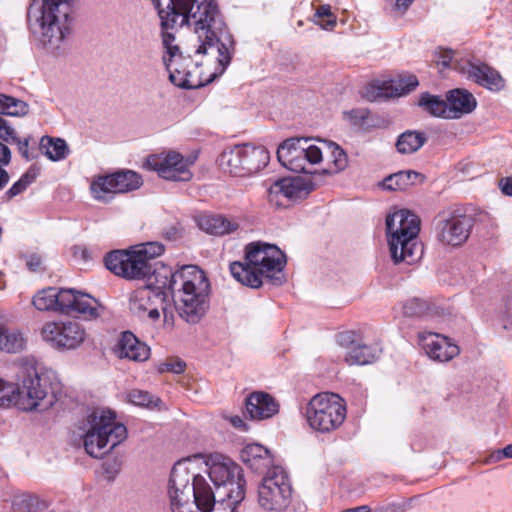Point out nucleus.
<instances>
[{
    "label": "nucleus",
    "instance_id": "obj_1",
    "mask_svg": "<svg viewBox=\"0 0 512 512\" xmlns=\"http://www.w3.org/2000/svg\"><path fill=\"white\" fill-rule=\"evenodd\" d=\"M164 27L193 29L185 56L166 61L170 81L185 89H197L222 75L231 61L232 36L215 0H152Z\"/></svg>",
    "mask_w": 512,
    "mask_h": 512
},
{
    "label": "nucleus",
    "instance_id": "obj_2",
    "mask_svg": "<svg viewBox=\"0 0 512 512\" xmlns=\"http://www.w3.org/2000/svg\"><path fill=\"white\" fill-rule=\"evenodd\" d=\"M168 495L172 512H235L241 502L231 494L218 496L207 479L196 472L190 459L178 461L172 468Z\"/></svg>",
    "mask_w": 512,
    "mask_h": 512
},
{
    "label": "nucleus",
    "instance_id": "obj_3",
    "mask_svg": "<svg viewBox=\"0 0 512 512\" xmlns=\"http://www.w3.org/2000/svg\"><path fill=\"white\" fill-rule=\"evenodd\" d=\"M75 0H32L27 12L30 30L55 57L70 50Z\"/></svg>",
    "mask_w": 512,
    "mask_h": 512
},
{
    "label": "nucleus",
    "instance_id": "obj_4",
    "mask_svg": "<svg viewBox=\"0 0 512 512\" xmlns=\"http://www.w3.org/2000/svg\"><path fill=\"white\" fill-rule=\"evenodd\" d=\"M324 153L329 154L333 167L331 173L343 171L348 165L345 151L336 143L310 138H289L277 149L279 162L287 169L298 173H311L309 165L322 161Z\"/></svg>",
    "mask_w": 512,
    "mask_h": 512
},
{
    "label": "nucleus",
    "instance_id": "obj_5",
    "mask_svg": "<svg viewBox=\"0 0 512 512\" xmlns=\"http://www.w3.org/2000/svg\"><path fill=\"white\" fill-rule=\"evenodd\" d=\"M285 264V255L276 245L253 242L245 248V262L231 263L230 272L242 285L259 288L263 278L280 284L281 278L275 275L283 270Z\"/></svg>",
    "mask_w": 512,
    "mask_h": 512
},
{
    "label": "nucleus",
    "instance_id": "obj_6",
    "mask_svg": "<svg viewBox=\"0 0 512 512\" xmlns=\"http://www.w3.org/2000/svg\"><path fill=\"white\" fill-rule=\"evenodd\" d=\"M180 280L173 292L175 305L182 319L188 323H198L208 307L210 283L203 270L196 265H184L176 276Z\"/></svg>",
    "mask_w": 512,
    "mask_h": 512
},
{
    "label": "nucleus",
    "instance_id": "obj_7",
    "mask_svg": "<svg viewBox=\"0 0 512 512\" xmlns=\"http://www.w3.org/2000/svg\"><path fill=\"white\" fill-rule=\"evenodd\" d=\"M389 249L393 261L413 264L423 254L418 241L420 219L409 210L396 211L386 218Z\"/></svg>",
    "mask_w": 512,
    "mask_h": 512
},
{
    "label": "nucleus",
    "instance_id": "obj_8",
    "mask_svg": "<svg viewBox=\"0 0 512 512\" xmlns=\"http://www.w3.org/2000/svg\"><path fill=\"white\" fill-rule=\"evenodd\" d=\"M32 303L39 311H53L65 315L77 313L85 319L99 317L102 309L95 298L72 288L47 287L34 295Z\"/></svg>",
    "mask_w": 512,
    "mask_h": 512
},
{
    "label": "nucleus",
    "instance_id": "obj_9",
    "mask_svg": "<svg viewBox=\"0 0 512 512\" xmlns=\"http://www.w3.org/2000/svg\"><path fill=\"white\" fill-rule=\"evenodd\" d=\"M115 417L113 411L103 408L94 409L87 417L83 444L90 456L102 458L126 439L127 429Z\"/></svg>",
    "mask_w": 512,
    "mask_h": 512
},
{
    "label": "nucleus",
    "instance_id": "obj_10",
    "mask_svg": "<svg viewBox=\"0 0 512 512\" xmlns=\"http://www.w3.org/2000/svg\"><path fill=\"white\" fill-rule=\"evenodd\" d=\"M258 507L265 512H300L290 478L281 466L270 468L257 488Z\"/></svg>",
    "mask_w": 512,
    "mask_h": 512
},
{
    "label": "nucleus",
    "instance_id": "obj_11",
    "mask_svg": "<svg viewBox=\"0 0 512 512\" xmlns=\"http://www.w3.org/2000/svg\"><path fill=\"white\" fill-rule=\"evenodd\" d=\"M164 246L160 242H147L129 250H114L105 259L106 268L125 279H144L152 271V261L162 255Z\"/></svg>",
    "mask_w": 512,
    "mask_h": 512
},
{
    "label": "nucleus",
    "instance_id": "obj_12",
    "mask_svg": "<svg viewBox=\"0 0 512 512\" xmlns=\"http://www.w3.org/2000/svg\"><path fill=\"white\" fill-rule=\"evenodd\" d=\"M21 385H16L14 406L23 411H32L53 404L55 397L52 392L48 375L40 373L35 362L26 360L20 366Z\"/></svg>",
    "mask_w": 512,
    "mask_h": 512
},
{
    "label": "nucleus",
    "instance_id": "obj_13",
    "mask_svg": "<svg viewBox=\"0 0 512 512\" xmlns=\"http://www.w3.org/2000/svg\"><path fill=\"white\" fill-rule=\"evenodd\" d=\"M346 404L338 394L323 392L314 395L305 407V419L315 432L330 433L346 419Z\"/></svg>",
    "mask_w": 512,
    "mask_h": 512
},
{
    "label": "nucleus",
    "instance_id": "obj_14",
    "mask_svg": "<svg viewBox=\"0 0 512 512\" xmlns=\"http://www.w3.org/2000/svg\"><path fill=\"white\" fill-rule=\"evenodd\" d=\"M209 479L214 484L215 494H231L234 502H242L245 498V479L241 467L228 457L211 456L206 462Z\"/></svg>",
    "mask_w": 512,
    "mask_h": 512
},
{
    "label": "nucleus",
    "instance_id": "obj_15",
    "mask_svg": "<svg viewBox=\"0 0 512 512\" xmlns=\"http://www.w3.org/2000/svg\"><path fill=\"white\" fill-rule=\"evenodd\" d=\"M40 334L46 343L60 351L77 349L86 339L85 328L74 320L48 321Z\"/></svg>",
    "mask_w": 512,
    "mask_h": 512
},
{
    "label": "nucleus",
    "instance_id": "obj_16",
    "mask_svg": "<svg viewBox=\"0 0 512 512\" xmlns=\"http://www.w3.org/2000/svg\"><path fill=\"white\" fill-rule=\"evenodd\" d=\"M473 226L471 215L455 212L440 215L435 222L436 239L444 246L459 247L468 240Z\"/></svg>",
    "mask_w": 512,
    "mask_h": 512
},
{
    "label": "nucleus",
    "instance_id": "obj_17",
    "mask_svg": "<svg viewBox=\"0 0 512 512\" xmlns=\"http://www.w3.org/2000/svg\"><path fill=\"white\" fill-rule=\"evenodd\" d=\"M142 184L143 179L137 172L120 170L96 178L91 184V192L95 199L108 202L112 199V194L131 192L139 189Z\"/></svg>",
    "mask_w": 512,
    "mask_h": 512
},
{
    "label": "nucleus",
    "instance_id": "obj_18",
    "mask_svg": "<svg viewBox=\"0 0 512 512\" xmlns=\"http://www.w3.org/2000/svg\"><path fill=\"white\" fill-rule=\"evenodd\" d=\"M194 161L190 158H184L180 153L169 151L168 153L151 155L144 163V166L152 171H156L158 175L170 181L187 182L192 179L190 167Z\"/></svg>",
    "mask_w": 512,
    "mask_h": 512
},
{
    "label": "nucleus",
    "instance_id": "obj_19",
    "mask_svg": "<svg viewBox=\"0 0 512 512\" xmlns=\"http://www.w3.org/2000/svg\"><path fill=\"white\" fill-rule=\"evenodd\" d=\"M169 306L168 295L146 286L135 289L129 297V310L138 317L147 315L150 319L157 320L161 310L166 320L169 314L172 316Z\"/></svg>",
    "mask_w": 512,
    "mask_h": 512
},
{
    "label": "nucleus",
    "instance_id": "obj_20",
    "mask_svg": "<svg viewBox=\"0 0 512 512\" xmlns=\"http://www.w3.org/2000/svg\"><path fill=\"white\" fill-rule=\"evenodd\" d=\"M313 190L310 180L303 177H288L275 181L268 190L269 201L278 206H285L287 201L306 198Z\"/></svg>",
    "mask_w": 512,
    "mask_h": 512
},
{
    "label": "nucleus",
    "instance_id": "obj_21",
    "mask_svg": "<svg viewBox=\"0 0 512 512\" xmlns=\"http://www.w3.org/2000/svg\"><path fill=\"white\" fill-rule=\"evenodd\" d=\"M418 341L426 355L433 361L448 362L460 352L456 344L438 333L419 332Z\"/></svg>",
    "mask_w": 512,
    "mask_h": 512
},
{
    "label": "nucleus",
    "instance_id": "obj_22",
    "mask_svg": "<svg viewBox=\"0 0 512 512\" xmlns=\"http://www.w3.org/2000/svg\"><path fill=\"white\" fill-rule=\"evenodd\" d=\"M418 84V79L414 75H409L398 81L372 83L365 88L363 96L371 102L401 96L414 90Z\"/></svg>",
    "mask_w": 512,
    "mask_h": 512
},
{
    "label": "nucleus",
    "instance_id": "obj_23",
    "mask_svg": "<svg viewBox=\"0 0 512 512\" xmlns=\"http://www.w3.org/2000/svg\"><path fill=\"white\" fill-rule=\"evenodd\" d=\"M353 337V332H343L337 335L338 343L348 349L345 360L349 365H366L379 358L380 348L365 344H355Z\"/></svg>",
    "mask_w": 512,
    "mask_h": 512
},
{
    "label": "nucleus",
    "instance_id": "obj_24",
    "mask_svg": "<svg viewBox=\"0 0 512 512\" xmlns=\"http://www.w3.org/2000/svg\"><path fill=\"white\" fill-rule=\"evenodd\" d=\"M27 103L5 94H0V115L24 116L28 113ZM17 132L9 121L0 116V139L11 143L16 141Z\"/></svg>",
    "mask_w": 512,
    "mask_h": 512
},
{
    "label": "nucleus",
    "instance_id": "obj_25",
    "mask_svg": "<svg viewBox=\"0 0 512 512\" xmlns=\"http://www.w3.org/2000/svg\"><path fill=\"white\" fill-rule=\"evenodd\" d=\"M456 69L467 74L468 78L489 90L499 91L504 87V80L501 75L487 64L467 62L464 66L456 67Z\"/></svg>",
    "mask_w": 512,
    "mask_h": 512
},
{
    "label": "nucleus",
    "instance_id": "obj_26",
    "mask_svg": "<svg viewBox=\"0 0 512 512\" xmlns=\"http://www.w3.org/2000/svg\"><path fill=\"white\" fill-rule=\"evenodd\" d=\"M181 273V268L175 272L164 263L159 261H152V271L148 277L146 287L153 288L158 292H163L165 295H168V299L170 300L169 291L175 292L179 279L176 278Z\"/></svg>",
    "mask_w": 512,
    "mask_h": 512
},
{
    "label": "nucleus",
    "instance_id": "obj_27",
    "mask_svg": "<svg viewBox=\"0 0 512 512\" xmlns=\"http://www.w3.org/2000/svg\"><path fill=\"white\" fill-rule=\"evenodd\" d=\"M278 403L264 392H254L246 400V411L251 419L263 420L278 413Z\"/></svg>",
    "mask_w": 512,
    "mask_h": 512
},
{
    "label": "nucleus",
    "instance_id": "obj_28",
    "mask_svg": "<svg viewBox=\"0 0 512 512\" xmlns=\"http://www.w3.org/2000/svg\"><path fill=\"white\" fill-rule=\"evenodd\" d=\"M241 460L252 470L258 473H265L273 465V457L270 451L257 443L246 445L240 453Z\"/></svg>",
    "mask_w": 512,
    "mask_h": 512
},
{
    "label": "nucleus",
    "instance_id": "obj_29",
    "mask_svg": "<svg viewBox=\"0 0 512 512\" xmlns=\"http://www.w3.org/2000/svg\"><path fill=\"white\" fill-rule=\"evenodd\" d=\"M448 107V119H458L471 113L477 106V101L472 93L465 89H454L446 96Z\"/></svg>",
    "mask_w": 512,
    "mask_h": 512
},
{
    "label": "nucleus",
    "instance_id": "obj_30",
    "mask_svg": "<svg viewBox=\"0 0 512 512\" xmlns=\"http://www.w3.org/2000/svg\"><path fill=\"white\" fill-rule=\"evenodd\" d=\"M120 358H127L132 361H145L150 354L149 347L140 342L137 337L129 332H123L115 349Z\"/></svg>",
    "mask_w": 512,
    "mask_h": 512
},
{
    "label": "nucleus",
    "instance_id": "obj_31",
    "mask_svg": "<svg viewBox=\"0 0 512 512\" xmlns=\"http://www.w3.org/2000/svg\"><path fill=\"white\" fill-rule=\"evenodd\" d=\"M198 225L201 230L214 236L231 234L240 227L237 218L221 214L204 215L200 217Z\"/></svg>",
    "mask_w": 512,
    "mask_h": 512
},
{
    "label": "nucleus",
    "instance_id": "obj_32",
    "mask_svg": "<svg viewBox=\"0 0 512 512\" xmlns=\"http://www.w3.org/2000/svg\"><path fill=\"white\" fill-rule=\"evenodd\" d=\"M244 176L260 171L269 162V152L263 146L240 145Z\"/></svg>",
    "mask_w": 512,
    "mask_h": 512
},
{
    "label": "nucleus",
    "instance_id": "obj_33",
    "mask_svg": "<svg viewBox=\"0 0 512 512\" xmlns=\"http://www.w3.org/2000/svg\"><path fill=\"white\" fill-rule=\"evenodd\" d=\"M423 178L420 173L413 170L399 171L386 177L383 187L391 191L406 190L415 185L417 181H423Z\"/></svg>",
    "mask_w": 512,
    "mask_h": 512
},
{
    "label": "nucleus",
    "instance_id": "obj_34",
    "mask_svg": "<svg viewBox=\"0 0 512 512\" xmlns=\"http://www.w3.org/2000/svg\"><path fill=\"white\" fill-rule=\"evenodd\" d=\"M240 145L224 150L219 157L221 169L234 176H244Z\"/></svg>",
    "mask_w": 512,
    "mask_h": 512
},
{
    "label": "nucleus",
    "instance_id": "obj_35",
    "mask_svg": "<svg viewBox=\"0 0 512 512\" xmlns=\"http://www.w3.org/2000/svg\"><path fill=\"white\" fill-rule=\"evenodd\" d=\"M23 335L16 329H10L0 319V350L8 353H16L25 346Z\"/></svg>",
    "mask_w": 512,
    "mask_h": 512
},
{
    "label": "nucleus",
    "instance_id": "obj_36",
    "mask_svg": "<svg viewBox=\"0 0 512 512\" xmlns=\"http://www.w3.org/2000/svg\"><path fill=\"white\" fill-rule=\"evenodd\" d=\"M426 142V137L418 131H405L396 142L397 151L401 154H412L418 151Z\"/></svg>",
    "mask_w": 512,
    "mask_h": 512
},
{
    "label": "nucleus",
    "instance_id": "obj_37",
    "mask_svg": "<svg viewBox=\"0 0 512 512\" xmlns=\"http://www.w3.org/2000/svg\"><path fill=\"white\" fill-rule=\"evenodd\" d=\"M40 149L52 161L63 160L68 154V146L63 139L51 138L49 136L41 138Z\"/></svg>",
    "mask_w": 512,
    "mask_h": 512
},
{
    "label": "nucleus",
    "instance_id": "obj_38",
    "mask_svg": "<svg viewBox=\"0 0 512 512\" xmlns=\"http://www.w3.org/2000/svg\"><path fill=\"white\" fill-rule=\"evenodd\" d=\"M418 105L434 117L448 119L447 100L444 101L440 97L429 93H422Z\"/></svg>",
    "mask_w": 512,
    "mask_h": 512
},
{
    "label": "nucleus",
    "instance_id": "obj_39",
    "mask_svg": "<svg viewBox=\"0 0 512 512\" xmlns=\"http://www.w3.org/2000/svg\"><path fill=\"white\" fill-rule=\"evenodd\" d=\"M160 20L162 18L160 17ZM161 27H162V42L163 46L167 50V53L169 55L168 58L164 57V63L166 64V61H171L174 58H182L184 57V53L180 50L179 46L174 44L175 42V36L172 32L169 30L177 29L178 27H164L163 21H161Z\"/></svg>",
    "mask_w": 512,
    "mask_h": 512
},
{
    "label": "nucleus",
    "instance_id": "obj_40",
    "mask_svg": "<svg viewBox=\"0 0 512 512\" xmlns=\"http://www.w3.org/2000/svg\"><path fill=\"white\" fill-rule=\"evenodd\" d=\"M404 316L421 318L429 310L428 302L420 298H410L401 304Z\"/></svg>",
    "mask_w": 512,
    "mask_h": 512
},
{
    "label": "nucleus",
    "instance_id": "obj_41",
    "mask_svg": "<svg viewBox=\"0 0 512 512\" xmlns=\"http://www.w3.org/2000/svg\"><path fill=\"white\" fill-rule=\"evenodd\" d=\"M129 403L140 407H157L161 402L147 391L133 389L127 393Z\"/></svg>",
    "mask_w": 512,
    "mask_h": 512
},
{
    "label": "nucleus",
    "instance_id": "obj_42",
    "mask_svg": "<svg viewBox=\"0 0 512 512\" xmlns=\"http://www.w3.org/2000/svg\"><path fill=\"white\" fill-rule=\"evenodd\" d=\"M36 178V172L32 169H29L26 173H24L21 178L16 181L11 188H9L5 192V197L7 200L12 199L13 197L21 194L26 188L34 182Z\"/></svg>",
    "mask_w": 512,
    "mask_h": 512
},
{
    "label": "nucleus",
    "instance_id": "obj_43",
    "mask_svg": "<svg viewBox=\"0 0 512 512\" xmlns=\"http://www.w3.org/2000/svg\"><path fill=\"white\" fill-rule=\"evenodd\" d=\"M16 384L0 379V406L9 408L14 406Z\"/></svg>",
    "mask_w": 512,
    "mask_h": 512
},
{
    "label": "nucleus",
    "instance_id": "obj_44",
    "mask_svg": "<svg viewBox=\"0 0 512 512\" xmlns=\"http://www.w3.org/2000/svg\"><path fill=\"white\" fill-rule=\"evenodd\" d=\"M369 110L366 108H355L343 112L346 121L354 126H362L369 117Z\"/></svg>",
    "mask_w": 512,
    "mask_h": 512
},
{
    "label": "nucleus",
    "instance_id": "obj_45",
    "mask_svg": "<svg viewBox=\"0 0 512 512\" xmlns=\"http://www.w3.org/2000/svg\"><path fill=\"white\" fill-rule=\"evenodd\" d=\"M29 141L30 137H26L23 140H21L18 136H16V141H12L10 144H14L17 146L18 151L23 158H25L26 160H32L35 158V156L29 152Z\"/></svg>",
    "mask_w": 512,
    "mask_h": 512
},
{
    "label": "nucleus",
    "instance_id": "obj_46",
    "mask_svg": "<svg viewBox=\"0 0 512 512\" xmlns=\"http://www.w3.org/2000/svg\"><path fill=\"white\" fill-rule=\"evenodd\" d=\"M505 458H512V444L507 445L501 450L493 452L489 457V461L498 462Z\"/></svg>",
    "mask_w": 512,
    "mask_h": 512
},
{
    "label": "nucleus",
    "instance_id": "obj_47",
    "mask_svg": "<svg viewBox=\"0 0 512 512\" xmlns=\"http://www.w3.org/2000/svg\"><path fill=\"white\" fill-rule=\"evenodd\" d=\"M186 364L183 361H173L163 364L161 371H171L176 374L184 372Z\"/></svg>",
    "mask_w": 512,
    "mask_h": 512
},
{
    "label": "nucleus",
    "instance_id": "obj_48",
    "mask_svg": "<svg viewBox=\"0 0 512 512\" xmlns=\"http://www.w3.org/2000/svg\"><path fill=\"white\" fill-rule=\"evenodd\" d=\"M10 161H11L10 149L8 148V146H6L2 142H0V165L6 166L10 163Z\"/></svg>",
    "mask_w": 512,
    "mask_h": 512
},
{
    "label": "nucleus",
    "instance_id": "obj_49",
    "mask_svg": "<svg viewBox=\"0 0 512 512\" xmlns=\"http://www.w3.org/2000/svg\"><path fill=\"white\" fill-rule=\"evenodd\" d=\"M452 59H453V51L445 50L440 53L437 63L439 65H441L442 67H449L452 63Z\"/></svg>",
    "mask_w": 512,
    "mask_h": 512
},
{
    "label": "nucleus",
    "instance_id": "obj_50",
    "mask_svg": "<svg viewBox=\"0 0 512 512\" xmlns=\"http://www.w3.org/2000/svg\"><path fill=\"white\" fill-rule=\"evenodd\" d=\"M499 186L503 194L512 197V178H502Z\"/></svg>",
    "mask_w": 512,
    "mask_h": 512
},
{
    "label": "nucleus",
    "instance_id": "obj_51",
    "mask_svg": "<svg viewBox=\"0 0 512 512\" xmlns=\"http://www.w3.org/2000/svg\"><path fill=\"white\" fill-rule=\"evenodd\" d=\"M41 264H42V259L38 255H31V256H29V258L27 260V266L33 272L40 269Z\"/></svg>",
    "mask_w": 512,
    "mask_h": 512
},
{
    "label": "nucleus",
    "instance_id": "obj_52",
    "mask_svg": "<svg viewBox=\"0 0 512 512\" xmlns=\"http://www.w3.org/2000/svg\"><path fill=\"white\" fill-rule=\"evenodd\" d=\"M228 419L233 427H235L241 431L248 430L246 423L243 421V419L240 416H238V415L230 416Z\"/></svg>",
    "mask_w": 512,
    "mask_h": 512
},
{
    "label": "nucleus",
    "instance_id": "obj_53",
    "mask_svg": "<svg viewBox=\"0 0 512 512\" xmlns=\"http://www.w3.org/2000/svg\"><path fill=\"white\" fill-rule=\"evenodd\" d=\"M5 166L0 165V190H2L9 182V174L4 169Z\"/></svg>",
    "mask_w": 512,
    "mask_h": 512
},
{
    "label": "nucleus",
    "instance_id": "obj_54",
    "mask_svg": "<svg viewBox=\"0 0 512 512\" xmlns=\"http://www.w3.org/2000/svg\"><path fill=\"white\" fill-rule=\"evenodd\" d=\"M414 0H395V6L397 9L405 11Z\"/></svg>",
    "mask_w": 512,
    "mask_h": 512
},
{
    "label": "nucleus",
    "instance_id": "obj_55",
    "mask_svg": "<svg viewBox=\"0 0 512 512\" xmlns=\"http://www.w3.org/2000/svg\"><path fill=\"white\" fill-rule=\"evenodd\" d=\"M341 512H371V509L367 505L357 506L355 508L345 509Z\"/></svg>",
    "mask_w": 512,
    "mask_h": 512
},
{
    "label": "nucleus",
    "instance_id": "obj_56",
    "mask_svg": "<svg viewBox=\"0 0 512 512\" xmlns=\"http://www.w3.org/2000/svg\"><path fill=\"white\" fill-rule=\"evenodd\" d=\"M316 15L319 17L330 16L331 12L329 6H320L317 9Z\"/></svg>",
    "mask_w": 512,
    "mask_h": 512
},
{
    "label": "nucleus",
    "instance_id": "obj_57",
    "mask_svg": "<svg viewBox=\"0 0 512 512\" xmlns=\"http://www.w3.org/2000/svg\"><path fill=\"white\" fill-rule=\"evenodd\" d=\"M110 466H111V465H110L109 463H105V464H104V470H105V473H107V474H115V473L117 472V470H116V469L112 470V469L110 468Z\"/></svg>",
    "mask_w": 512,
    "mask_h": 512
},
{
    "label": "nucleus",
    "instance_id": "obj_58",
    "mask_svg": "<svg viewBox=\"0 0 512 512\" xmlns=\"http://www.w3.org/2000/svg\"><path fill=\"white\" fill-rule=\"evenodd\" d=\"M78 249L81 251V255H82V257H83L84 259H87V257H88V256H87V253H88L87 249H86V248H78Z\"/></svg>",
    "mask_w": 512,
    "mask_h": 512
},
{
    "label": "nucleus",
    "instance_id": "obj_59",
    "mask_svg": "<svg viewBox=\"0 0 512 512\" xmlns=\"http://www.w3.org/2000/svg\"><path fill=\"white\" fill-rule=\"evenodd\" d=\"M335 23H336V21H335L334 19H333V20H329V21H328V24H329L330 26H334V25H335Z\"/></svg>",
    "mask_w": 512,
    "mask_h": 512
}]
</instances>
